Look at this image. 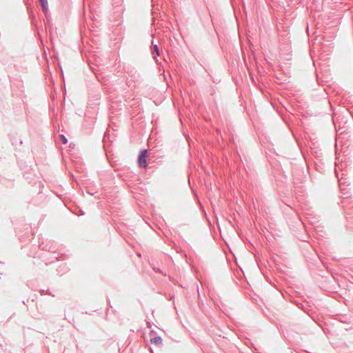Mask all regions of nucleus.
I'll return each instance as SVG.
<instances>
[{
    "instance_id": "obj_1",
    "label": "nucleus",
    "mask_w": 353,
    "mask_h": 353,
    "mask_svg": "<svg viewBox=\"0 0 353 353\" xmlns=\"http://www.w3.org/2000/svg\"><path fill=\"white\" fill-rule=\"evenodd\" d=\"M148 150H144L143 151L141 152L139 157H138V160H137V163L139 165V167L141 168H145L147 167L148 165V163H147V158H148Z\"/></svg>"
},
{
    "instance_id": "obj_2",
    "label": "nucleus",
    "mask_w": 353,
    "mask_h": 353,
    "mask_svg": "<svg viewBox=\"0 0 353 353\" xmlns=\"http://www.w3.org/2000/svg\"><path fill=\"white\" fill-rule=\"evenodd\" d=\"M151 343L161 344L162 339L160 336H157L150 340Z\"/></svg>"
},
{
    "instance_id": "obj_3",
    "label": "nucleus",
    "mask_w": 353,
    "mask_h": 353,
    "mask_svg": "<svg viewBox=\"0 0 353 353\" xmlns=\"http://www.w3.org/2000/svg\"><path fill=\"white\" fill-rule=\"evenodd\" d=\"M40 3L41 4L42 8L44 11H46L48 9V3L47 0H39Z\"/></svg>"
},
{
    "instance_id": "obj_4",
    "label": "nucleus",
    "mask_w": 353,
    "mask_h": 353,
    "mask_svg": "<svg viewBox=\"0 0 353 353\" xmlns=\"http://www.w3.org/2000/svg\"><path fill=\"white\" fill-rule=\"evenodd\" d=\"M61 141H62V142L63 143H67V139H65V137L63 135H61Z\"/></svg>"
},
{
    "instance_id": "obj_5",
    "label": "nucleus",
    "mask_w": 353,
    "mask_h": 353,
    "mask_svg": "<svg viewBox=\"0 0 353 353\" xmlns=\"http://www.w3.org/2000/svg\"><path fill=\"white\" fill-rule=\"evenodd\" d=\"M154 50L156 51L157 54H159V50L157 46H154Z\"/></svg>"
}]
</instances>
